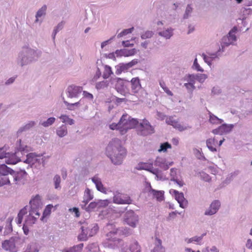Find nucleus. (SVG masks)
<instances>
[{"label":"nucleus","instance_id":"1","mask_svg":"<svg viewBox=\"0 0 252 252\" xmlns=\"http://www.w3.org/2000/svg\"><path fill=\"white\" fill-rule=\"evenodd\" d=\"M105 153L114 164L120 165L126 156V152L122 146L121 141L118 138H114L106 147Z\"/></svg>","mask_w":252,"mask_h":252},{"label":"nucleus","instance_id":"2","mask_svg":"<svg viewBox=\"0 0 252 252\" xmlns=\"http://www.w3.org/2000/svg\"><path fill=\"white\" fill-rule=\"evenodd\" d=\"M28 146L21 143L20 139L16 143V150L14 153L8 151L7 147L5 146L0 148V158H5V161L7 164H15L21 160V156L28 151Z\"/></svg>","mask_w":252,"mask_h":252},{"label":"nucleus","instance_id":"3","mask_svg":"<svg viewBox=\"0 0 252 252\" xmlns=\"http://www.w3.org/2000/svg\"><path fill=\"white\" fill-rule=\"evenodd\" d=\"M42 52L29 47H24L19 52L16 59L17 65L20 67L36 62L41 56Z\"/></svg>","mask_w":252,"mask_h":252},{"label":"nucleus","instance_id":"4","mask_svg":"<svg viewBox=\"0 0 252 252\" xmlns=\"http://www.w3.org/2000/svg\"><path fill=\"white\" fill-rule=\"evenodd\" d=\"M79 223L81 225V233L78 236L79 241H87L88 237L94 236L98 231V227L96 223L89 225V222L86 220H80Z\"/></svg>","mask_w":252,"mask_h":252},{"label":"nucleus","instance_id":"5","mask_svg":"<svg viewBox=\"0 0 252 252\" xmlns=\"http://www.w3.org/2000/svg\"><path fill=\"white\" fill-rule=\"evenodd\" d=\"M29 147L27 148L28 151ZM21 156V161H23L24 163H28L32 165H33L35 164H38L39 165H42L44 167L46 164V158L45 157H42L40 156H38L36 155L35 153H29L28 154V152L25 153L24 155ZM21 161V160L20 161Z\"/></svg>","mask_w":252,"mask_h":252},{"label":"nucleus","instance_id":"6","mask_svg":"<svg viewBox=\"0 0 252 252\" xmlns=\"http://www.w3.org/2000/svg\"><path fill=\"white\" fill-rule=\"evenodd\" d=\"M138 134L140 135L146 136L154 133V128L151 125L149 121L144 119L138 126Z\"/></svg>","mask_w":252,"mask_h":252},{"label":"nucleus","instance_id":"7","mask_svg":"<svg viewBox=\"0 0 252 252\" xmlns=\"http://www.w3.org/2000/svg\"><path fill=\"white\" fill-rule=\"evenodd\" d=\"M28 173L24 169H21L18 171H15V175L12 176V181L13 184L18 186L25 185L27 182Z\"/></svg>","mask_w":252,"mask_h":252},{"label":"nucleus","instance_id":"8","mask_svg":"<svg viewBox=\"0 0 252 252\" xmlns=\"http://www.w3.org/2000/svg\"><path fill=\"white\" fill-rule=\"evenodd\" d=\"M18 240L17 237H12L8 240H4L2 243V249L10 252H17L18 248L16 246V243Z\"/></svg>","mask_w":252,"mask_h":252},{"label":"nucleus","instance_id":"9","mask_svg":"<svg viewBox=\"0 0 252 252\" xmlns=\"http://www.w3.org/2000/svg\"><path fill=\"white\" fill-rule=\"evenodd\" d=\"M30 210L35 212L36 216H40V210H41L42 203L41 202L40 197L39 195H36L30 202Z\"/></svg>","mask_w":252,"mask_h":252},{"label":"nucleus","instance_id":"10","mask_svg":"<svg viewBox=\"0 0 252 252\" xmlns=\"http://www.w3.org/2000/svg\"><path fill=\"white\" fill-rule=\"evenodd\" d=\"M132 202V199L127 194L116 192L114 194L113 202L118 204H130Z\"/></svg>","mask_w":252,"mask_h":252},{"label":"nucleus","instance_id":"11","mask_svg":"<svg viewBox=\"0 0 252 252\" xmlns=\"http://www.w3.org/2000/svg\"><path fill=\"white\" fill-rule=\"evenodd\" d=\"M124 219L128 225L135 227L138 221V216L133 211L130 210L126 212Z\"/></svg>","mask_w":252,"mask_h":252},{"label":"nucleus","instance_id":"12","mask_svg":"<svg viewBox=\"0 0 252 252\" xmlns=\"http://www.w3.org/2000/svg\"><path fill=\"white\" fill-rule=\"evenodd\" d=\"M138 63L137 59H134L128 63H120L115 66V73L117 75L121 74L123 72L126 71L130 68Z\"/></svg>","mask_w":252,"mask_h":252},{"label":"nucleus","instance_id":"13","mask_svg":"<svg viewBox=\"0 0 252 252\" xmlns=\"http://www.w3.org/2000/svg\"><path fill=\"white\" fill-rule=\"evenodd\" d=\"M82 87L71 85L67 88L65 90V94L68 98H77L82 92Z\"/></svg>","mask_w":252,"mask_h":252},{"label":"nucleus","instance_id":"14","mask_svg":"<svg viewBox=\"0 0 252 252\" xmlns=\"http://www.w3.org/2000/svg\"><path fill=\"white\" fill-rule=\"evenodd\" d=\"M128 83L129 81L119 78L115 85V89L118 93L125 95V93L129 91Z\"/></svg>","mask_w":252,"mask_h":252},{"label":"nucleus","instance_id":"15","mask_svg":"<svg viewBox=\"0 0 252 252\" xmlns=\"http://www.w3.org/2000/svg\"><path fill=\"white\" fill-rule=\"evenodd\" d=\"M220 206V202L218 200H214L208 209L204 212L205 216H212L217 213Z\"/></svg>","mask_w":252,"mask_h":252},{"label":"nucleus","instance_id":"16","mask_svg":"<svg viewBox=\"0 0 252 252\" xmlns=\"http://www.w3.org/2000/svg\"><path fill=\"white\" fill-rule=\"evenodd\" d=\"M143 168L155 175L156 176L155 179L157 180L164 181L167 179L161 170L158 168H155L153 166H150L149 168Z\"/></svg>","mask_w":252,"mask_h":252},{"label":"nucleus","instance_id":"17","mask_svg":"<svg viewBox=\"0 0 252 252\" xmlns=\"http://www.w3.org/2000/svg\"><path fill=\"white\" fill-rule=\"evenodd\" d=\"M130 116L127 114H123L120 119L119 122L121 124L122 130H121V134H125L128 130V122Z\"/></svg>","mask_w":252,"mask_h":252},{"label":"nucleus","instance_id":"18","mask_svg":"<svg viewBox=\"0 0 252 252\" xmlns=\"http://www.w3.org/2000/svg\"><path fill=\"white\" fill-rule=\"evenodd\" d=\"M129 86L131 87V93H137L141 88L139 78H133L130 81H129L128 87Z\"/></svg>","mask_w":252,"mask_h":252},{"label":"nucleus","instance_id":"19","mask_svg":"<svg viewBox=\"0 0 252 252\" xmlns=\"http://www.w3.org/2000/svg\"><path fill=\"white\" fill-rule=\"evenodd\" d=\"M136 53V50L135 48L131 49H123L121 50H117L115 54L117 57H128L135 55Z\"/></svg>","mask_w":252,"mask_h":252},{"label":"nucleus","instance_id":"20","mask_svg":"<svg viewBox=\"0 0 252 252\" xmlns=\"http://www.w3.org/2000/svg\"><path fill=\"white\" fill-rule=\"evenodd\" d=\"M94 195L92 192V191L89 189L87 188L84 191V194L83 197V200L80 206L82 209H85V207L88 204V203L93 199Z\"/></svg>","mask_w":252,"mask_h":252},{"label":"nucleus","instance_id":"21","mask_svg":"<svg viewBox=\"0 0 252 252\" xmlns=\"http://www.w3.org/2000/svg\"><path fill=\"white\" fill-rule=\"evenodd\" d=\"M174 29L169 27L164 29L162 31H158V34L165 38V39H169L174 34Z\"/></svg>","mask_w":252,"mask_h":252},{"label":"nucleus","instance_id":"22","mask_svg":"<svg viewBox=\"0 0 252 252\" xmlns=\"http://www.w3.org/2000/svg\"><path fill=\"white\" fill-rule=\"evenodd\" d=\"M39 217V216L35 215V212L29 211V214L26 216L25 223L29 225H32L35 223Z\"/></svg>","mask_w":252,"mask_h":252},{"label":"nucleus","instance_id":"23","mask_svg":"<svg viewBox=\"0 0 252 252\" xmlns=\"http://www.w3.org/2000/svg\"><path fill=\"white\" fill-rule=\"evenodd\" d=\"M149 192L155 197L158 201H161L164 199V191L161 190H157L153 189L151 186H150Z\"/></svg>","mask_w":252,"mask_h":252},{"label":"nucleus","instance_id":"24","mask_svg":"<svg viewBox=\"0 0 252 252\" xmlns=\"http://www.w3.org/2000/svg\"><path fill=\"white\" fill-rule=\"evenodd\" d=\"M92 181L95 184V187L98 191L103 193L106 192V189L103 187L101 179L97 176H94L92 178Z\"/></svg>","mask_w":252,"mask_h":252},{"label":"nucleus","instance_id":"25","mask_svg":"<svg viewBox=\"0 0 252 252\" xmlns=\"http://www.w3.org/2000/svg\"><path fill=\"white\" fill-rule=\"evenodd\" d=\"M176 200L179 204L180 207L182 208H185L188 205V200L185 198L183 192H179L175 196Z\"/></svg>","mask_w":252,"mask_h":252},{"label":"nucleus","instance_id":"26","mask_svg":"<svg viewBox=\"0 0 252 252\" xmlns=\"http://www.w3.org/2000/svg\"><path fill=\"white\" fill-rule=\"evenodd\" d=\"M36 124V122L31 121L28 122L25 125L21 126L17 131V134L21 133L24 131H26L33 127Z\"/></svg>","mask_w":252,"mask_h":252},{"label":"nucleus","instance_id":"27","mask_svg":"<svg viewBox=\"0 0 252 252\" xmlns=\"http://www.w3.org/2000/svg\"><path fill=\"white\" fill-rule=\"evenodd\" d=\"M217 142V140L215 138H209L206 140V146L210 151L216 152L217 150L216 148V146Z\"/></svg>","mask_w":252,"mask_h":252},{"label":"nucleus","instance_id":"28","mask_svg":"<svg viewBox=\"0 0 252 252\" xmlns=\"http://www.w3.org/2000/svg\"><path fill=\"white\" fill-rule=\"evenodd\" d=\"M84 244L80 243L78 245H75L72 247L69 248H65L61 250L62 252H81Z\"/></svg>","mask_w":252,"mask_h":252},{"label":"nucleus","instance_id":"29","mask_svg":"<svg viewBox=\"0 0 252 252\" xmlns=\"http://www.w3.org/2000/svg\"><path fill=\"white\" fill-rule=\"evenodd\" d=\"M56 134L60 137H63L67 134V128L65 125H62L56 129Z\"/></svg>","mask_w":252,"mask_h":252},{"label":"nucleus","instance_id":"30","mask_svg":"<svg viewBox=\"0 0 252 252\" xmlns=\"http://www.w3.org/2000/svg\"><path fill=\"white\" fill-rule=\"evenodd\" d=\"M151 252H165V249L161 245V240L156 238L155 247Z\"/></svg>","mask_w":252,"mask_h":252},{"label":"nucleus","instance_id":"31","mask_svg":"<svg viewBox=\"0 0 252 252\" xmlns=\"http://www.w3.org/2000/svg\"><path fill=\"white\" fill-rule=\"evenodd\" d=\"M233 42H231L230 39L227 37V36L223 37L220 43L221 52L224 51V48L226 47L229 46L230 45H233Z\"/></svg>","mask_w":252,"mask_h":252},{"label":"nucleus","instance_id":"32","mask_svg":"<svg viewBox=\"0 0 252 252\" xmlns=\"http://www.w3.org/2000/svg\"><path fill=\"white\" fill-rule=\"evenodd\" d=\"M11 171H13V169L5 164L0 165V176H7L9 174L8 173H10Z\"/></svg>","mask_w":252,"mask_h":252},{"label":"nucleus","instance_id":"33","mask_svg":"<svg viewBox=\"0 0 252 252\" xmlns=\"http://www.w3.org/2000/svg\"><path fill=\"white\" fill-rule=\"evenodd\" d=\"M220 130L222 131V135L224 133H228L232 131V129L234 127L233 124H223L220 126Z\"/></svg>","mask_w":252,"mask_h":252},{"label":"nucleus","instance_id":"34","mask_svg":"<svg viewBox=\"0 0 252 252\" xmlns=\"http://www.w3.org/2000/svg\"><path fill=\"white\" fill-rule=\"evenodd\" d=\"M28 210V207L27 206L20 211L17 218V224H21L22 223L23 217L27 214Z\"/></svg>","mask_w":252,"mask_h":252},{"label":"nucleus","instance_id":"35","mask_svg":"<svg viewBox=\"0 0 252 252\" xmlns=\"http://www.w3.org/2000/svg\"><path fill=\"white\" fill-rule=\"evenodd\" d=\"M113 74L111 67L108 65H104V71L102 77L104 79H108L112 74Z\"/></svg>","mask_w":252,"mask_h":252},{"label":"nucleus","instance_id":"36","mask_svg":"<svg viewBox=\"0 0 252 252\" xmlns=\"http://www.w3.org/2000/svg\"><path fill=\"white\" fill-rule=\"evenodd\" d=\"M46 10L47 6L46 5H44L37 11L35 15L36 19L35 20V22H38L39 18L46 14Z\"/></svg>","mask_w":252,"mask_h":252},{"label":"nucleus","instance_id":"37","mask_svg":"<svg viewBox=\"0 0 252 252\" xmlns=\"http://www.w3.org/2000/svg\"><path fill=\"white\" fill-rule=\"evenodd\" d=\"M237 32V28L236 27H234L228 32L227 35V37H228L231 42H234L237 40V37L235 35L236 33Z\"/></svg>","mask_w":252,"mask_h":252},{"label":"nucleus","instance_id":"38","mask_svg":"<svg viewBox=\"0 0 252 252\" xmlns=\"http://www.w3.org/2000/svg\"><path fill=\"white\" fill-rule=\"evenodd\" d=\"M56 119L54 117H50L46 121H40L39 125H41L42 126L47 127L49 126L52 125L55 122Z\"/></svg>","mask_w":252,"mask_h":252},{"label":"nucleus","instance_id":"39","mask_svg":"<svg viewBox=\"0 0 252 252\" xmlns=\"http://www.w3.org/2000/svg\"><path fill=\"white\" fill-rule=\"evenodd\" d=\"M154 34V32L152 31L147 30L141 33L140 37L142 39L145 40L151 38Z\"/></svg>","mask_w":252,"mask_h":252},{"label":"nucleus","instance_id":"40","mask_svg":"<svg viewBox=\"0 0 252 252\" xmlns=\"http://www.w3.org/2000/svg\"><path fill=\"white\" fill-rule=\"evenodd\" d=\"M129 250L131 252H140L141 247L137 241H134L130 245Z\"/></svg>","mask_w":252,"mask_h":252},{"label":"nucleus","instance_id":"41","mask_svg":"<svg viewBox=\"0 0 252 252\" xmlns=\"http://www.w3.org/2000/svg\"><path fill=\"white\" fill-rule=\"evenodd\" d=\"M60 118L62 120V122L63 123H66L69 125H72L74 124V120L70 118L67 115H62L60 117Z\"/></svg>","mask_w":252,"mask_h":252},{"label":"nucleus","instance_id":"42","mask_svg":"<svg viewBox=\"0 0 252 252\" xmlns=\"http://www.w3.org/2000/svg\"><path fill=\"white\" fill-rule=\"evenodd\" d=\"M192 7L191 6V5L190 4H188L187 7H186V10H185V13L183 15V19H188L189 17H190L191 16V14L192 12Z\"/></svg>","mask_w":252,"mask_h":252},{"label":"nucleus","instance_id":"43","mask_svg":"<svg viewBox=\"0 0 252 252\" xmlns=\"http://www.w3.org/2000/svg\"><path fill=\"white\" fill-rule=\"evenodd\" d=\"M195 74H188L185 76L184 80L188 82L191 84V85H194L196 80Z\"/></svg>","mask_w":252,"mask_h":252},{"label":"nucleus","instance_id":"44","mask_svg":"<svg viewBox=\"0 0 252 252\" xmlns=\"http://www.w3.org/2000/svg\"><path fill=\"white\" fill-rule=\"evenodd\" d=\"M109 85V82L108 81H102L97 82L95 84V88L97 90H101L106 88Z\"/></svg>","mask_w":252,"mask_h":252},{"label":"nucleus","instance_id":"45","mask_svg":"<svg viewBox=\"0 0 252 252\" xmlns=\"http://www.w3.org/2000/svg\"><path fill=\"white\" fill-rule=\"evenodd\" d=\"M53 207V206L51 204H49L46 207L43 212L42 216L41 217V220H43L44 218L47 217L51 214V209H52Z\"/></svg>","mask_w":252,"mask_h":252},{"label":"nucleus","instance_id":"46","mask_svg":"<svg viewBox=\"0 0 252 252\" xmlns=\"http://www.w3.org/2000/svg\"><path fill=\"white\" fill-rule=\"evenodd\" d=\"M186 241L187 242V243H191L196 242L197 244L201 245L202 238H201V237H199V236H196L191 237L189 239H186Z\"/></svg>","mask_w":252,"mask_h":252},{"label":"nucleus","instance_id":"47","mask_svg":"<svg viewBox=\"0 0 252 252\" xmlns=\"http://www.w3.org/2000/svg\"><path fill=\"white\" fill-rule=\"evenodd\" d=\"M221 49L220 48L219 50H218L215 53H209L208 55L210 56L212 61H215L217 59H219V58L221 56Z\"/></svg>","mask_w":252,"mask_h":252},{"label":"nucleus","instance_id":"48","mask_svg":"<svg viewBox=\"0 0 252 252\" xmlns=\"http://www.w3.org/2000/svg\"><path fill=\"white\" fill-rule=\"evenodd\" d=\"M53 182L54 184L55 188L56 189H60L61 187L60 183L61 182V178L60 175H56L53 178Z\"/></svg>","mask_w":252,"mask_h":252},{"label":"nucleus","instance_id":"49","mask_svg":"<svg viewBox=\"0 0 252 252\" xmlns=\"http://www.w3.org/2000/svg\"><path fill=\"white\" fill-rule=\"evenodd\" d=\"M9 184H10V181H9V179L7 176H0V187Z\"/></svg>","mask_w":252,"mask_h":252},{"label":"nucleus","instance_id":"50","mask_svg":"<svg viewBox=\"0 0 252 252\" xmlns=\"http://www.w3.org/2000/svg\"><path fill=\"white\" fill-rule=\"evenodd\" d=\"M159 85L163 91L169 96H173L172 92L166 87L165 82L163 81L159 82Z\"/></svg>","mask_w":252,"mask_h":252},{"label":"nucleus","instance_id":"51","mask_svg":"<svg viewBox=\"0 0 252 252\" xmlns=\"http://www.w3.org/2000/svg\"><path fill=\"white\" fill-rule=\"evenodd\" d=\"M209 121L212 124H221L223 122V120L218 118L217 116L213 114L210 115Z\"/></svg>","mask_w":252,"mask_h":252},{"label":"nucleus","instance_id":"52","mask_svg":"<svg viewBox=\"0 0 252 252\" xmlns=\"http://www.w3.org/2000/svg\"><path fill=\"white\" fill-rule=\"evenodd\" d=\"M95 208L98 209L97 201H94L90 203L87 207L86 206L85 207L84 209L87 212H91Z\"/></svg>","mask_w":252,"mask_h":252},{"label":"nucleus","instance_id":"53","mask_svg":"<svg viewBox=\"0 0 252 252\" xmlns=\"http://www.w3.org/2000/svg\"><path fill=\"white\" fill-rule=\"evenodd\" d=\"M110 203V202L107 199L98 200L97 201L98 209L102 207H105L106 206H108Z\"/></svg>","mask_w":252,"mask_h":252},{"label":"nucleus","instance_id":"54","mask_svg":"<svg viewBox=\"0 0 252 252\" xmlns=\"http://www.w3.org/2000/svg\"><path fill=\"white\" fill-rule=\"evenodd\" d=\"M138 122L136 119H133L130 117L129 120L128 127H126L128 128V130L134 128L138 125Z\"/></svg>","mask_w":252,"mask_h":252},{"label":"nucleus","instance_id":"55","mask_svg":"<svg viewBox=\"0 0 252 252\" xmlns=\"http://www.w3.org/2000/svg\"><path fill=\"white\" fill-rule=\"evenodd\" d=\"M192 68L196 70L197 71H199L203 72L204 71V69L200 66L197 62V58H195L194 60L193 65L192 66Z\"/></svg>","mask_w":252,"mask_h":252},{"label":"nucleus","instance_id":"56","mask_svg":"<svg viewBox=\"0 0 252 252\" xmlns=\"http://www.w3.org/2000/svg\"><path fill=\"white\" fill-rule=\"evenodd\" d=\"M196 80L199 82L203 83L208 78V76L205 74H195Z\"/></svg>","mask_w":252,"mask_h":252},{"label":"nucleus","instance_id":"57","mask_svg":"<svg viewBox=\"0 0 252 252\" xmlns=\"http://www.w3.org/2000/svg\"><path fill=\"white\" fill-rule=\"evenodd\" d=\"M133 30H134L133 27H132L129 29L124 30L122 32H121L120 33H119L117 35V37L120 38L121 37H123V36L127 35V34L130 33L132 32Z\"/></svg>","mask_w":252,"mask_h":252},{"label":"nucleus","instance_id":"58","mask_svg":"<svg viewBox=\"0 0 252 252\" xmlns=\"http://www.w3.org/2000/svg\"><path fill=\"white\" fill-rule=\"evenodd\" d=\"M171 148V146L168 142H165L160 145V149L158 150V151L159 152H165L167 151V149Z\"/></svg>","mask_w":252,"mask_h":252},{"label":"nucleus","instance_id":"59","mask_svg":"<svg viewBox=\"0 0 252 252\" xmlns=\"http://www.w3.org/2000/svg\"><path fill=\"white\" fill-rule=\"evenodd\" d=\"M173 127L178 129L180 131H182L187 130L189 128H190L189 126L182 125L181 124H180L178 122H176V124H175V126Z\"/></svg>","mask_w":252,"mask_h":252},{"label":"nucleus","instance_id":"60","mask_svg":"<svg viewBox=\"0 0 252 252\" xmlns=\"http://www.w3.org/2000/svg\"><path fill=\"white\" fill-rule=\"evenodd\" d=\"M165 162V160L164 158L160 157H157L154 162V165L156 166L160 167Z\"/></svg>","mask_w":252,"mask_h":252},{"label":"nucleus","instance_id":"61","mask_svg":"<svg viewBox=\"0 0 252 252\" xmlns=\"http://www.w3.org/2000/svg\"><path fill=\"white\" fill-rule=\"evenodd\" d=\"M109 127L112 130H119L120 133L121 134V130H122V129L120 122H119V123L117 124L112 123V124L110 125Z\"/></svg>","mask_w":252,"mask_h":252},{"label":"nucleus","instance_id":"62","mask_svg":"<svg viewBox=\"0 0 252 252\" xmlns=\"http://www.w3.org/2000/svg\"><path fill=\"white\" fill-rule=\"evenodd\" d=\"M28 249L31 252H38L39 249L35 243H32L28 246Z\"/></svg>","mask_w":252,"mask_h":252},{"label":"nucleus","instance_id":"63","mask_svg":"<svg viewBox=\"0 0 252 252\" xmlns=\"http://www.w3.org/2000/svg\"><path fill=\"white\" fill-rule=\"evenodd\" d=\"M177 169L175 168H172L170 169V175L171 177L170 181H172L174 180L175 179L178 178L177 173Z\"/></svg>","mask_w":252,"mask_h":252},{"label":"nucleus","instance_id":"64","mask_svg":"<svg viewBox=\"0 0 252 252\" xmlns=\"http://www.w3.org/2000/svg\"><path fill=\"white\" fill-rule=\"evenodd\" d=\"M202 252H219V250L216 246H213L211 248H206L202 250Z\"/></svg>","mask_w":252,"mask_h":252}]
</instances>
